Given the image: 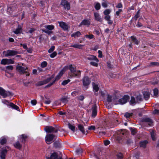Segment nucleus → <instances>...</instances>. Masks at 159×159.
<instances>
[{
	"label": "nucleus",
	"mask_w": 159,
	"mask_h": 159,
	"mask_svg": "<svg viewBox=\"0 0 159 159\" xmlns=\"http://www.w3.org/2000/svg\"><path fill=\"white\" fill-rule=\"evenodd\" d=\"M94 19L95 20L102 22L103 19L101 18V16L99 15V14L97 12H94Z\"/></svg>",
	"instance_id": "nucleus-13"
},
{
	"label": "nucleus",
	"mask_w": 159,
	"mask_h": 159,
	"mask_svg": "<svg viewBox=\"0 0 159 159\" xmlns=\"http://www.w3.org/2000/svg\"><path fill=\"white\" fill-rule=\"evenodd\" d=\"M93 89L94 91L97 92L99 89V87L97 84L93 83Z\"/></svg>",
	"instance_id": "nucleus-36"
},
{
	"label": "nucleus",
	"mask_w": 159,
	"mask_h": 159,
	"mask_svg": "<svg viewBox=\"0 0 159 159\" xmlns=\"http://www.w3.org/2000/svg\"><path fill=\"white\" fill-rule=\"evenodd\" d=\"M159 66V63L157 62H153L150 63L149 66Z\"/></svg>",
	"instance_id": "nucleus-42"
},
{
	"label": "nucleus",
	"mask_w": 159,
	"mask_h": 159,
	"mask_svg": "<svg viewBox=\"0 0 159 159\" xmlns=\"http://www.w3.org/2000/svg\"><path fill=\"white\" fill-rule=\"evenodd\" d=\"M28 138V136L25 134H22L20 135L18 138L19 140L23 144H25Z\"/></svg>",
	"instance_id": "nucleus-10"
},
{
	"label": "nucleus",
	"mask_w": 159,
	"mask_h": 159,
	"mask_svg": "<svg viewBox=\"0 0 159 159\" xmlns=\"http://www.w3.org/2000/svg\"><path fill=\"white\" fill-rule=\"evenodd\" d=\"M81 35V33L79 31H77L72 34H71V37L75 38L76 37H78Z\"/></svg>",
	"instance_id": "nucleus-29"
},
{
	"label": "nucleus",
	"mask_w": 159,
	"mask_h": 159,
	"mask_svg": "<svg viewBox=\"0 0 159 159\" xmlns=\"http://www.w3.org/2000/svg\"><path fill=\"white\" fill-rule=\"evenodd\" d=\"M140 10H138L135 15L134 18L135 20H136L140 16L139 14L140 13Z\"/></svg>",
	"instance_id": "nucleus-47"
},
{
	"label": "nucleus",
	"mask_w": 159,
	"mask_h": 159,
	"mask_svg": "<svg viewBox=\"0 0 159 159\" xmlns=\"http://www.w3.org/2000/svg\"><path fill=\"white\" fill-rule=\"evenodd\" d=\"M129 129L131 130V134L133 135L135 134H136L137 132V129L135 128H130Z\"/></svg>",
	"instance_id": "nucleus-37"
},
{
	"label": "nucleus",
	"mask_w": 159,
	"mask_h": 159,
	"mask_svg": "<svg viewBox=\"0 0 159 159\" xmlns=\"http://www.w3.org/2000/svg\"><path fill=\"white\" fill-rule=\"evenodd\" d=\"M144 98L145 100H148L150 97V93L149 92L145 91L143 93Z\"/></svg>",
	"instance_id": "nucleus-30"
},
{
	"label": "nucleus",
	"mask_w": 159,
	"mask_h": 159,
	"mask_svg": "<svg viewBox=\"0 0 159 159\" xmlns=\"http://www.w3.org/2000/svg\"><path fill=\"white\" fill-rule=\"evenodd\" d=\"M97 107L96 104H94L93 105L92 107V116L93 118L97 116Z\"/></svg>",
	"instance_id": "nucleus-11"
},
{
	"label": "nucleus",
	"mask_w": 159,
	"mask_h": 159,
	"mask_svg": "<svg viewBox=\"0 0 159 159\" xmlns=\"http://www.w3.org/2000/svg\"><path fill=\"white\" fill-rule=\"evenodd\" d=\"M130 39L132 40V42L134 43V44L136 45H138L139 43V41L137 39L136 37L134 36H132L130 37Z\"/></svg>",
	"instance_id": "nucleus-27"
},
{
	"label": "nucleus",
	"mask_w": 159,
	"mask_h": 159,
	"mask_svg": "<svg viewBox=\"0 0 159 159\" xmlns=\"http://www.w3.org/2000/svg\"><path fill=\"white\" fill-rule=\"evenodd\" d=\"M45 83H44V81L43 80H41L39 81L38 83H37L36 84V86H40L41 85H42L43 84H44Z\"/></svg>",
	"instance_id": "nucleus-50"
},
{
	"label": "nucleus",
	"mask_w": 159,
	"mask_h": 159,
	"mask_svg": "<svg viewBox=\"0 0 159 159\" xmlns=\"http://www.w3.org/2000/svg\"><path fill=\"white\" fill-rule=\"evenodd\" d=\"M82 81L84 87L87 89L91 83L90 79L88 76H84Z\"/></svg>",
	"instance_id": "nucleus-5"
},
{
	"label": "nucleus",
	"mask_w": 159,
	"mask_h": 159,
	"mask_svg": "<svg viewBox=\"0 0 159 159\" xmlns=\"http://www.w3.org/2000/svg\"><path fill=\"white\" fill-rule=\"evenodd\" d=\"M6 70H5V72L6 73H8L9 72V70H12L13 69V66H8L6 67Z\"/></svg>",
	"instance_id": "nucleus-33"
},
{
	"label": "nucleus",
	"mask_w": 159,
	"mask_h": 159,
	"mask_svg": "<svg viewBox=\"0 0 159 159\" xmlns=\"http://www.w3.org/2000/svg\"><path fill=\"white\" fill-rule=\"evenodd\" d=\"M63 69L65 72L68 70H70L71 74H69V78H71L73 77H77L80 78L81 77V72L80 70L76 71V67L75 66H73L72 64H70L69 66H65Z\"/></svg>",
	"instance_id": "nucleus-1"
},
{
	"label": "nucleus",
	"mask_w": 159,
	"mask_h": 159,
	"mask_svg": "<svg viewBox=\"0 0 159 159\" xmlns=\"http://www.w3.org/2000/svg\"><path fill=\"white\" fill-rule=\"evenodd\" d=\"M36 30V29L34 28H30V30L27 33L32 34Z\"/></svg>",
	"instance_id": "nucleus-51"
},
{
	"label": "nucleus",
	"mask_w": 159,
	"mask_h": 159,
	"mask_svg": "<svg viewBox=\"0 0 159 159\" xmlns=\"http://www.w3.org/2000/svg\"><path fill=\"white\" fill-rule=\"evenodd\" d=\"M116 157L117 159H122L123 155L122 153L120 152L116 155Z\"/></svg>",
	"instance_id": "nucleus-43"
},
{
	"label": "nucleus",
	"mask_w": 159,
	"mask_h": 159,
	"mask_svg": "<svg viewBox=\"0 0 159 159\" xmlns=\"http://www.w3.org/2000/svg\"><path fill=\"white\" fill-rule=\"evenodd\" d=\"M84 45H82L79 43L74 44L73 45H71L70 47H71L74 48H76L82 49L83 47L84 46Z\"/></svg>",
	"instance_id": "nucleus-21"
},
{
	"label": "nucleus",
	"mask_w": 159,
	"mask_h": 159,
	"mask_svg": "<svg viewBox=\"0 0 159 159\" xmlns=\"http://www.w3.org/2000/svg\"><path fill=\"white\" fill-rule=\"evenodd\" d=\"M90 24V22L89 20L88 19H84L82 20L81 22L80 23L79 26L80 27L82 25L87 26L88 27Z\"/></svg>",
	"instance_id": "nucleus-14"
},
{
	"label": "nucleus",
	"mask_w": 159,
	"mask_h": 159,
	"mask_svg": "<svg viewBox=\"0 0 159 159\" xmlns=\"http://www.w3.org/2000/svg\"><path fill=\"white\" fill-rule=\"evenodd\" d=\"M154 95L156 97H157V96L158 94L159 90L157 88H154L153 90Z\"/></svg>",
	"instance_id": "nucleus-41"
},
{
	"label": "nucleus",
	"mask_w": 159,
	"mask_h": 159,
	"mask_svg": "<svg viewBox=\"0 0 159 159\" xmlns=\"http://www.w3.org/2000/svg\"><path fill=\"white\" fill-rule=\"evenodd\" d=\"M97 62H97L91 61L90 62V64L95 67H98V63Z\"/></svg>",
	"instance_id": "nucleus-57"
},
{
	"label": "nucleus",
	"mask_w": 159,
	"mask_h": 159,
	"mask_svg": "<svg viewBox=\"0 0 159 159\" xmlns=\"http://www.w3.org/2000/svg\"><path fill=\"white\" fill-rule=\"evenodd\" d=\"M16 69L20 74L25 73L26 76H29L30 73L27 72L28 70H26L28 69L27 67L25 68L20 66L17 65L16 66Z\"/></svg>",
	"instance_id": "nucleus-2"
},
{
	"label": "nucleus",
	"mask_w": 159,
	"mask_h": 159,
	"mask_svg": "<svg viewBox=\"0 0 159 159\" xmlns=\"http://www.w3.org/2000/svg\"><path fill=\"white\" fill-rule=\"evenodd\" d=\"M148 143V142L147 140H144L143 141H140L139 145L141 147L145 148L146 147V145Z\"/></svg>",
	"instance_id": "nucleus-23"
},
{
	"label": "nucleus",
	"mask_w": 159,
	"mask_h": 159,
	"mask_svg": "<svg viewBox=\"0 0 159 159\" xmlns=\"http://www.w3.org/2000/svg\"><path fill=\"white\" fill-rule=\"evenodd\" d=\"M107 101L108 102H111L112 101V97L111 96L108 94L107 99Z\"/></svg>",
	"instance_id": "nucleus-55"
},
{
	"label": "nucleus",
	"mask_w": 159,
	"mask_h": 159,
	"mask_svg": "<svg viewBox=\"0 0 159 159\" xmlns=\"http://www.w3.org/2000/svg\"><path fill=\"white\" fill-rule=\"evenodd\" d=\"M70 80L69 79L66 80H65L62 82L61 84L63 86H65L69 82H70Z\"/></svg>",
	"instance_id": "nucleus-46"
},
{
	"label": "nucleus",
	"mask_w": 159,
	"mask_h": 159,
	"mask_svg": "<svg viewBox=\"0 0 159 159\" xmlns=\"http://www.w3.org/2000/svg\"><path fill=\"white\" fill-rule=\"evenodd\" d=\"M60 100L62 103H66L68 102V97L67 96H63Z\"/></svg>",
	"instance_id": "nucleus-34"
},
{
	"label": "nucleus",
	"mask_w": 159,
	"mask_h": 159,
	"mask_svg": "<svg viewBox=\"0 0 159 159\" xmlns=\"http://www.w3.org/2000/svg\"><path fill=\"white\" fill-rule=\"evenodd\" d=\"M44 129L47 133H51L54 131L55 128L52 126H46Z\"/></svg>",
	"instance_id": "nucleus-16"
},
{
	"label": "nucleus",
	"mask_w": 159,
	"mask_h": 159,
	"mask_svg": "<svg viewBox=\"0 0 159 159\" xmlns=\"http://www.w3.org/2000/svg\"><path fill=\"white\" fill-rule=\"evenodd\" d=\"M78 128L82 132L83 134H86V135L88 133V132L86 130V132L84 130V127L83 125L81 124H79L78 125Z\"/></svg>",
	"instance_id": "nucleus-17"
},
{
	"label": "nucleus",
	"mask_w": 159,
	"mask_h": 159,
	"mask_svg": "<svg viewBox=\"0 0 159 159\" xmlns=\"http://www.w3.org/2000/svg\"><path fill=\"white\" fill-rule=\"evenodd\" d=\"M57 55V53L55 51L50 55V57L51 58H53Z\"/></svg>",
	"instance_id": "nucleus-59"
},
{
	"label": "nucleus",
	"mask_w": 159,
	"mask_h": 159,
	"mask_svg": "<svg viewBox=\"0 0 159 159\" xmlns=\"http://www.w3.org/2000/svg\"><path fill=\"white\" fill-rule=\"evenodd\" d=\"M132 115L133 113H129V112H126L125 113L124 116L125 117L128 118H130V116H132Z\"/></svg>",
	"instance_id": "nucleus-49"
},
{
	"label": "nucleus",
	"mask_w": 159,
	"mask_h": 159,
	"mask_svg": "<svg viewBox=\"0 0 159 159\" xmlns=\"http://www.w3.org/2000/svg\"><path fill=\"white\" fill-rule=\"evenodd\" d=\"M84 37L86 38L89 39H93L94 38V36L92 34H89V35L86 34L84 36Z\"/></svg>",
	"instance_id": "nucleus-53"
},
{
	"label": "nucleus",
	"mask_w": 159,
	"mask_h": 159,
	"mask_svg": "<svg viewBox=\"0 0 159 159\" xmlns=\"http://www.w3.org/2000/svg\"><path fill=\"white\" fill-rule=\"evenodd\" d=\"M7 142V140L5 138H2L0 139V144L2 145L6 144Z\"/></svg>",
	"instance_id": "nucleus-35"
},
{
	"label": "nucleus",
	"mask_w": 159,
	"mask_h": 159,
	"mask_svg": "<svg viewBox=\"0 0 159 159\" xmlns=\"http://www.w3.org/2000/svg\"><path fill=\"white\" fill-rule=\"evenodd\" d=\"M88 60L90 61L94 60L97 62H98L99 61V60L97 58L96 56L90 55L89 57L86 58Z\"/></svg>",
	"instance_id": "nucleus-19"
},
{
	"label": "nucleus",
	"mask_w": 159,
	"mask_h": 159,
	"mask_svg": "<svg viewBox=\"0 0 159 159\" xmlns=\"http://www.w3.org/2000/svg\"><path fill=\"white\" fill-rule=\"evenodd\" d=\"M142 97V95L140 94L137 95L135 97L136 102L139 103L140 102L142 101L143 100Z\"/></svg>",
	"instance_id": "nucleus-28"
},
{
	"label": "nucleus",
	"mask_w": 159,
	"mask_h": 159,
	"mask_svg": "<svg viewBox=\"0 0 159 159\" xmlns=\"http://www.w3.org/2000/svg\"><path fill=\"white\" fill-rule=\"evenodd\" d=\"M111 18L110 16H105L104 17V19L107 21V23L109 25H111L113 23V20L110 19Z\"/></svg>",
	"instance_id": "nucleus-25"
},
{
	"label": "nucleus",
	"mask_w": 159,
	"mask_h": 159,
	"mask_svg": "<svg viewBox=\"0 0 159 159\" xmlns=\"http://www.w3.org/2000/svg\"><path fill=\"white\" fill-rule=\"evenodd\" d=\"M142 122L148 123V125L149 126L152 125L153 121L152 119L149 118H144L142 120Z\"/></svg>",
	"instance_id": "nucleus-15"
},
{
	"label": "nucleus",
	"mask_w": 159,
	"mask_h": 159,
	"mask_svg": "<svg viewBox=\"0 0 159 159\" xmlns=\"http://www.w3.org/2000/svg\"><path fill=\"white\" fill-rule=\"evenodd\" d=\"M14 61L11 59H7V64H14Z\"/></svg>",
	"instance_id": "nucleus-58"
},
{
	"label": "nucleus",
	"mask_w": 159,
	"mask_h": 159,
	"mask_svg": "<svg viewBox=\"0 0 159 159\" xmlns=\"http://www.w3.org/2000/svg\"><path fill=\"white\" fill-rule=\"evenodd\" d=\"M7 150L6 149H2V150L0 157L1 159H5L6 155L7 153Z\"/></svg>",
	"instance_id": "nucleus-24"
},
{
	"label": "nucleus",
	"mask_w": 159,
	"mask_h": 159,
	"mask_svg": "<svg viewBox=\"0 0 159 159\" xmlns=\"http://www.w3.org/2000/svg\"><path fill=\"white\" fill-rule=\"evenodd\" d=\"M136 99L133 96L131 97V99L130 101V104L131 105H133L134 104L136 103Z\"/></svg>",
	"instance_id": "nucleus-39"
},
{
	"label": "nucleus",
	"mask_w": 159,
	"mask_h": 159,
	"mask_svg": "<svg viewBox=\"0 0 159 159\" xmlns=\"http://www.w3.org/2000/svg\"><path fill=\"white\" fill-rule=\"evenodd\" d=\"M9 106L11 108H12V109H15L19 111H20V110L19 107L14 104L13 103L10 102Z\"/></svg>",
	"instance_id": "nucleus-26"
},
{
	"label": "nucleus",
	"mask_w": 159,
	"mask_h": 159,
	"mask_svg": "<svg viewBox=\"0 0 159 159\" xmlns=\"http://www.w3.org/2000/svg\"><path fill=\"white\" fill-rule=\"evenodd\" d=\"M22 30L21 26L20 25H18L17 28L16 29L15 31H13V32L15 34H20L22 31Z\"/></svg>",
	"instance_id": "nucleus-18"
},
{
	"label": "nucleus",
	"mask_w": 159,
	"mask_h": 159,
	"mask_svg": "<svg viewBox=\"0 0 159 159\" xmlns=\"http://www.w3.org/2000/svg\"><path fill=\"white\" fill-rule=\"evenodd\" d=\"M111 11L109 9H106L103 12V14L106 16H109V14L110 13Z\"/></svg>",
	"instance_id": "nucleus-45"
},
{
	"label": "nucleus",
	"mask_w": 159,
	"mask_h": 159,
	"mask_svg": "<svg viewBox=\"0 0 159 159\" xmlns=\"http://www.w3.org/2000/svg\"><path fill=\"white\" fill-rule=\"evenodd\" d=\"M69 128L72 131L74 132L75 130V127L74 126L72 125L70 123L68 124Z\"/></svg>",
	"instance_id": "nucleus-40"
},
{
	"label": "nucleus",
	"mask_w": 159,
	"mask_h": 159,
	"mask_svg": "<svg viewBox=\"0 0 159 159\" xmlns=\"http://www.w3.org/2000/svg\"><path fill=\"white\" fill-rule=\"evenodd\" d=\"M95 9L97 10H98L101 8V5L99 2H97L94 6Z\"/></svg>",
	"instance_id": "nucleus-44"
},
{
	"label": "nucleus",
	"mask_w": 159,
	"mask_h": 159,
	"mask_svg": "<svg viewBox=\"0 0 159 159\" xmlns=\"http://www.w3.org/2000/svg\"><path fill=\"white\" fill-rule=\"evenodd\" d=\"M65 73L62 68L59 72L58 75L56 76L55 79L53 81V82L55 83L56 81H58Z\"/></svg>",
	"instance_id": "nucleus-9"
},
{
	"label": "nucleus",
	"mask_w": 159,
	"mask_h": 159,
	"mask_svg": "<svg viewBox=\"0 0 159 159\" xmlns=\"http://www.w3.org/2000/svg\"><path fill=\"white\" fill-rule=\"evenodd\" d=\"M75 152L77 154L79 155L82 152V149L81 148H78L76 149Z\"/></svg>",
	"instance_id": "nucleus-54"
},
{
	"label": "nucleus",
	"mask_w": 159,
	"mask_h": 159,
	"mask_svg": "<svg viewBox=\"0 0 159 159\" xmlns=\"http://www.w3.org/2000/svg\"><path fill=\"white\" fill-rule=\"evenodd\" d=\"M61 5L63 6L64 7L66 10H69L70 9V4L66 0H61Z\"/></svg>",
	"instance_id": "nucleus-8"
},
{
	"label": "nucleus",
	"mask_w": 159,
	"mask_h": 159,
	"mask_svg": "<svg viewBox=\"0 0 159 159\" xmlns=\"http://www.w3.org/2000/svg\"><path fill=\"white\" fill-rule=\"evenodd\" d=\"M45 27L46 29L50 30H53L54 28V26L52 25H48L45 26Z\"/></svg>",
	"instance_id": "nucleus-38"
},
{
	"label": "nucleus",
	"mask_w": 159,
	"mask_h": 159,
	"mask_svg": "<svg viewBox=\"0 0 159 159\" xmlns=\"http://www.w3.org/2000/svg\"><path fill=\"white\" fill-rule=\"evenodd\" d=\"M6 52L7 53V54L5 55V57L12 56L20 53L19 52L13 50H8L6 52L5 51L3 52V54Z\"/></svg>",
	"instance_id": "nucleus-4"
},
{
	"label": "nucleus",
	"mask_w": 159,
	"mask_h": 159,
	"mask_svg": "<svg viewBox=\"0 0 159 159\" xmlns=\"http://www.w3.org/2000/svg\"><path fill=\"white\" fill-rule=\"evenodd\" d=\"M54 137V135L53 134H47L45 138L46 143L48 144H51V141L53 140Z\"/></svg>",
	"instance_id": "nucleus-7"
},
{
	"label": "nucleus",
	"mask_w": 159,
	"mask_h": 159,
	"mask_svg": "<svg viewBox=\"0 0 159 159\" xmlns=\"http://www.w3.org/2000/svg\"><path fill=\"white\" fill-rule=\"evenodd\" d=\"M58 157L57 152H54L51 154L50 157H47L46 159H56Z\"/></svg>",
	"instance_id": "nucleus-20"
},
{
	"label": "nucleus",
	"mask_w": 159,
	"mask_h": 159,
	"mask_svg": "<svg viewBox=\"0 0 159 159\" xmlns=\"http://www.w3.org/2000/svg\"><path fill=\"white\" fill-rule=\"evenodd\" d=\"M133 143V141L130 139H128L127 140L126 143L128 145H130Z\"/></svg>",
	"instance_id": "nucleus-56"
},
{
	"label": "nucleus",
	"mask_w": 159,
	"mask_h": 159,
	"mask_svg": "<svg viewBox=\"0 0 159 159\" xmlns=\"http://www.w3.org/2000/svg\"><path fill=\"white\" fill-rule=\"evenodd\" d=\"M130 99L129 96L128 95H125L122 98L118 100L119 104L120 105H123L126 103Z\"/></svg>",
	"instance_id": "nucleus-6"
},
{
	"label": "nucleus",
	"mask_w": 159,
	"mask_h": 159,
	"mask_svg": "<svg viewBox=\"0 0 159 159\" xmlns=\"http://www.w3.org/2000/svg\"><path fill=\"white\" fill-rule=\"evenodd\" d=\"M1 63L3 65L7 64V59H3L1 61Z\"/></svg>",
	"instance_id": "nucleus-61"
},
{
	"label": "nucleus",
	"mask_w": 159,
	"mask_h": 159,
	"mask_svg": "<svg viewBox=\"0 0 159 159\" xmlns=\"http://www.w3.org/2000/svg\"><path fill=\"white\" fill-rule=\"evenodd\" d=\"M116 74H114L112 73H109V76L112 78H115L116 76Z\"/></svg>",
	"instance_id": "nucleus-63"
},
{
	"label": "nucleus",
	"mask_w": 159,
	"mask_h": 159,
	"mask_svg": "<svg viewBox=\"0 0 159 159\" xmlns=\"http://www.w3.org/2000/svg\"><path fill=\"white\" fill-rule=\"evenodd\" d=\"M55 47L54 46H52L48 50V52L49 53H52L54 50Z\"/></svg>",
	"instance_id": "nucleus-60"
},
{
	"label": "nucleus",
	"mask_w": 159,
	"mask_h": 159,
	"mask_svg": "<svg viewBox=\"0 0 159 159\" xmlns=\"http://www.w3.org/2000/svg\"><path fill=\"white\" fill-rule=\"evenodd\" d=\"M48 65L47 62L45 61H44L41 64V66L42 68H44L47 66Z\"/></svg>",
	"instance_id": "nucleus-48"
},
{
	"label": "nucleus",
	"mask_w": 159,
	"mask_h": 159,
	"mask_svg": "<svg viewBox=\"0 0 159 159\" xmlns=\"http://www.w3.org/2000/svg\"><path fill=\"white\" fill-rule=\"evenodd\" d=\"M54 77V75H52L50 77L48 78L45 80H43L45 84L48 83Z\"/></svg>",
	"instance_id": "nucleus-32"
},
{
	"label": "nucleus",
	"mask_w": 159,
	"mask_h": 159,
	"mask_svg": "<svg viewBox=\"0 0 159 159\" xmlns=\"http://www.w3.org/2000/svg\"><path fill=\"white\" fill-rule=\"evenodd\" d=\"M107 65L109 68H111L112 67V65L111 64V62L110 61H108L107 63Z\"/></svg>",
	"instance_id": "nucleus-64"
},
{
	"label": "nucleus",
	"mask_w": 159,
	"mask_h": 159,
	"mask_svg": "<svg viewBox=\"0 0 159 159\" xmlns=\"http://www.w3.org/2000/svg\"><path fill=\"white\" fill-rule=\"evenodd\" d=\"M14 147L17 149L20 150L22 147V145L19 141H18L14 143Z\"/></svg>",
	"instance_id": "nucleus-22"
},
{
	"label": "nucleus",
	"mask_w": 159,
	"mask_h": 159,
	"mask_svg": "<svg viewBox=\"0 0 159 159\" xmlns=\"http://www.w3.org/2000/svg\"><path fill=\"white\" fill-rule=\"evenodd\" d=\"M53 146L56 148H60L61 147V143L58 141H55L54 143Z\"/></svg>",
	"instance_id": "nucleus-31"
},
{
	"label": "nucleus",
	"mask_w": 159,
	"mask_h": 159,
	"mask_svg": "<svg viewBox=\"0 0 159 159\" xmlns=\"http://www.w3.org/2000/svg\"><path fill=\"white\" fill-rule=\"evenodd\" d=\"M77 98L78 100L80 101H83L84 99V97L83 95H81L77 96Z\"/></svg>",
	"instance_id": "nucleus-62"
},
{
	"label": "nucleus",
	"mask_w": 159,
	"mask_h": 159,
	"mask_svg": "<svg viewBox=\"0 0 159 159\" xmlns=\"http://www.w3.org/2000/svg\"><path fill=\"white\" fill-rule=\"evenodd\" d=\"M59 26L62 29L65 30H68L69 28L68 25L66 24L63 21H61L59 22Z\"/></svg>",
	"instance_id": "nucleus-12"
},
{
	"label": "nucleus",
	"mask_w": 159,
	"mask_h": 159,
	"mask_svg": "<svg viewBox=\"0 0 159 159\" xmlns=\"http://www.w3.org/2000/svg\"><path fill=\"white\" fill-rule=\"evenodd\" d=\"M0 95L3 98H6L10 95L12 96L13 94L9 91H6L2 87H0Z\"/></svg>",
	"instance_id": "nucleus-3"
},
{
	"label": "nucleus",
	"mask_w": 159,
	"mask_h": 159,
	"mask_svg": "<svg viewBox=\"0 0 159 159\" xmlns=\"http://www.w3.org/2000/svg\"><path fill=\"white\" fill-rule=\"evenodd\" d=\"M127 134L124 132L122 130H121L120 133V136H121V139H123V137L125 138V136L126 137Z\"/></svg>",
	"instance_id": "nucleus-52"
}]
</instances>
